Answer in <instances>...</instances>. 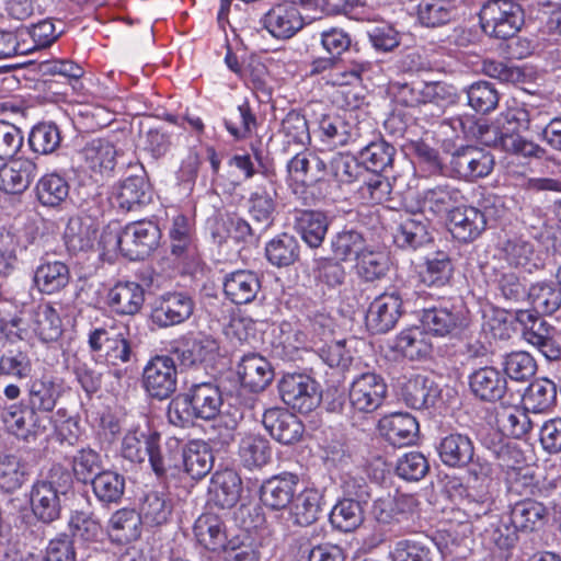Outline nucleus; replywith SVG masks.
<instances>
[{"label": "nucleus", "mask_w": 561, "mask_h": 561, "mask_svg": "<svg viewBox=\"0 0 561 561\" xmlns=\"http://www.w3.org/2000/svg\"><path fill=\"white\" fill-rule=\"evenodd\" d=\"M415 506L416 500L411 495H388L374 502L370 514L380 528L394 531L410 519Z\"/></svg>", "instance_id": "11"}, {"label": "nucleus", "mask_w": 561, "mask_h": 561, "mask_svg": "<svg viewBox=\"0 0 561 561\" xmlns=\"http://www.w3.org/2000/svg\"><path fill=\"white\" fill-rule=\"evenodd\" d=\"M514 124L516 125V111H507L492 124H477L474 136L484 146L501 148L504 134L512 131L511 125Z\"/></svg>", "instance_id": "61"}, {"label": "nucleus", "mask_w": 561, "mask_h": 561, "mask_svg": "<svg viewBox=\"0 0 561 561\" xmlns=\"http://www.w3.org/2000/svg\"><path fill=\"white\" fill-rule=\"evenodd\" d=\"M379 428L386 439L396 447H403L415 443L420 431L416 419L403 412H396L383 416L379 422Z\"/></svg>", "instance_id": "28"}, {"label": "nucleus", "mask_w": 561, "mask_h": 561, "mask_svg": "<svg viewBox=\"0 0 561 561\" xmlns=\"http://www.w3.org/2000/svg\"><path fill=\"white\" fill-rule=\"evenodd\" d=\"M218 350V342L213 336L197 333L178 347L175 354L181 365L191 367L213 360Z\"/></svg>", "instance_id": "37"}, {"label": "nucleus", "mask_w": 561, "mask_h": 561, "mask_svg": "<svg viewBox=\"0 0 561 561\" xmlns=\"http://www.w3.org/2000/svg\"><path fill=\"white\" fill-rule=\"evenodd\" d=\"M402 316V298L397 291L376 297L366 313V327L374 334L392 330Z\"/></svg>", "instance_id": "13"}, {"label": "nucleus", "mask_w": 561, "mask_h": 561, "mask_svg": "<svg viewBox=\"0 0 561 561\" xmlns=\"http://www.w3.org/2000/svg\"><path fill=\"white\" fill-rule=\"evenodd\" d=\"M108 305L119 314L134 316L145 302V289L136 282H118L108 293Z\"/></svg>", "instance_id": "36"}, {"label": "nucleus", "mask_w": 561, "mask_h": 561, "mask_svg": "<svg viewBox=\"0 0 561 561\" xmlns=\"http://www.w3.org/2000/svg\"><path fill=\"white\" fill-rule=\"evenodd\" d=\"M451 171L460 179L473 181L488 176L494 168L493 154L482 148L466 146L457 149L449 161Z\"/></svg>", "instance_id": "10"}, {"label": "nucleus", "mask_w": 561, "mask_h": 561, "mask_svg": "<svg viewBox=\"0 0 561 561\" xmlns=\"http://www.w3.org/2000/svg\"><path fill=\"white\" fill-rule=\"evenodd\" d=\"M469 389L472 396L482 402H501L507 393L505 375L495 367L485 366L469 375Z\"/></svg>", "instance_id": "16"}, {"label": "nucleus", "mask_w": 561, "mask_h": 561, "mask_svg": "<svg viewBox=\"0 0 561 561\" xmlns=\"http://www.w3.org/2000/svg\"><path fill=\"white\" fill-rule=\"evenodd\" d=\"M72 490V476L60 465H55L45 479L36 481L30 501L34 516L50 524L60 517L62 501Z\"/></svg>", "instance_id": "2"}, {"label": "nucleus", "mask_w": 561, "mask_h": 561, "mask_svg": "<svg viewBox=\"0 0 561 561\" xmlns=\"http://www.w3.org/2000/svg\"><path fill=\"white\" fill-rule=\"evenodd\" d=\"M263 24L273 37L288 39L304 27L305 18L290 0H283L264 14Z\"/></svg>", "instance_id": "14"}, {"label": "nucleus", "mask_w": 561, "mask_h": 561, "mask_svg": "<svg viewBox=\"0 0 561 561\" xmlns=\"http://www.w3.org/2000/svg\"><path fill=\"white\" fill-rule=\"evenodd\" d=\"M328 226V218L321 211L300 210L296 213L295 228L311 248H318L322 244Z\"/></svg>", "instance_id": "44"}, {"label": "nucleus", "mask_w": 561, "mask_h": 561, "mask_svg": "<svg viewBox=\"0 0 561 561\" xmlns=\"http://www.w3.org/2000/svg\"><path fill=\"white\" fill-rule=\"evenodd\" d=\"M554 329L543 320H535L531 327L524 332L525 340L536 346L548 359H558L561 348L553 339Z\"/></svg>", "instance_id": "64"}, {"label": "nucleus", "mask_w": 561, "mask_h": 561, "mask_svg": "<svg viewBox=\"0 0 561 561\" xmlns=\"http://www.w3.org/2000/svg\"><path fill=\"white\" fill-rule=\"evenodd\" d=\"M194 535L197 541L210 551L224 550L227 545V535L222 519L213 513L202 514L194 524Z\"/></svg>", "instance_id": "39"}, {"label": "nucleus", "mask_w": 561, "mask_h": 561, "mask_svg": "<svg viewBox=\"0 0 561 561\" xmlns=\"http://www.w3.org/2000/svg\"><path fill=\"white\" fill-rule=\"evenodd\" d=\"M465 201L462 192L450 184H440L428 188L423 196L424 207L427 210L438 216L448 214V217Z\"/></svg>", "instance_id": "40"}, {"label": "nucleus", "mask_w": 561, "mask_h": 561, "mask_svg": "<svg viewBox=\"0 0 561 561\" xmlns=\"http://www.w3.org/2000/svg\"><path fill=\"white\" fill-rule=\"evenodd\" d=\"M88 167L101 174L114 170L116 164V149L112 142L105 139H93L82 150Z\"/></svg>", "instance_id": "52"}, {"label": "nucleus", "mask_w": 561, "mask_h": 561, "mask_svg": "<svg viewBox=\"0 0 561 561\" xmlns=\"http://www.w3.org/2000/svg\"><path fill=\"white\" fill-rule=\"evenodd\" d=\"M262 423L270 435L284 445L299 442L305 431L301 421L295 414L282 408L265 410Z\"/></svg>", "instance_id": "21"}, {"label": "nucleus", "mask_w": 561, "mask_h": 561, "mask_svg": "<svg viewBox=\"0 0 561 561\" xmlns=\"http://www.w3.org/2000/svg\"><path fill=\"white\" fill-rule=\"evenodd\" d=\"M172 508V503L165 494L150 491L145 494L138 515L142 523L159 526L168 522Z\"/></svg>", "instance_id": "58"}, {"label": "nucleus", "mask_w": 561, "mask_h": 561, "mask_svg": "<svg viewBox=\"0 0 561 561\" xmlns=\"http://www.w3.org/2000/svg\"><path fill=\"white\" fill-rule=\"evenodd\" d=\"M319 129L327 141L333 146H345L356 139V127L339 114H324L318 122Z\"/></svg>", "instance_id": "54"}, {"label": "nucleus", "mask_w": 561, "mask_h": 561, "mask_svg": "<svg viewBox=\"0 0 561 561\" xmlns=\"http://www.w3.org/2000/svg\"><path fill=\"white\" fill-rule=\"evenodd\" d=\"M181 466L183 471L193 480H202L214 467V455L210 446L199 439L183 445Z\"/></svg>", "instance_id": "30"}, {"label": "nucleus", "mask_w": 561, "mask_h": 561, "mask_svg": "<svg viewBox=\"0 0 561 561\" xmlns=\"http://www.w3.org/2000/svg\"><path fill=\"white\" fill-rule=\"evenodd\" d=\"M283 402L300 413L313 411L321 402L319 382L304 373H287L278 382Z\"/></svg>", "instance_id": "3"}, {"label": "nucleus", "mask_w": 561, "mask_h": 561, "mask_svg": "<svg viewBox=\"0 0 561 561\" xmlns=\"http://www.w3.org/2000/svg\"><path fill=\"white\" fill-rule=\"evenodd\" d=\"M546 515L547 510L543 504L533 499H525L511 506L508 517L520 531H533L539 524H542Z\"/></svg>", "instance_id": "55"}, {"label": "nucleus", "mask_w": 561, "mask_h": 561, "mask_svg": "<svg viewBox=\"0 0 561 561\" xmlns=\"http://www.w3.org/2000/svg\"><path fill=\"white\" fill-rule=\"evenodd\" d=\"M224 293L236 305L252 302L261 290V278L250 270H237L224 277Z\"/></svg>", "instance_id": "26"}, {"label": "nucleus", "mask_w": 561, "mask_h": 561, "mask_svg": "<svg viewBox=\"0 0 561 561\" xmlns=\"http://www.w3.org/2000/svg\"><path fill=\"white\" fill-rule=\"evenodd\" d=\"M239 458L244 468L260 469L271 461V444L261 435H245L239 443Z\"/></svg>", "instance_id": "45"}, {"label": "nucleus", "mask_w": 561, "mask_h": 561, "mask_svg": "<svg viewBox=\"0 0 561 561\" xmlns=\"http://www.w3.org/2000/svg\"><path fill=\"white\" fill-rule=\"evenodd\" d=\"M394 243L404 250H416L433 241L430 222L422 215L403 219L393 236Z\"/></svg>", "instance_id": "35"}, {"label": "nucleus", "mask_w": 561, "mask_h": 561, "mask_svg": "<svg viewBox=\"0 0 561 561\" xmlns=\"http://www.w3.org/2000/svg\"><path fill=\"white\" fill-rule=\"evenodd\" d=\"M439 394L440 389L434 380L423 375L410 378L401 389V400L415 410L433 407Z\"/></svg>", "instance_id": "32"}, {"label": "nucleus", "mask_w": 561, "mask_h": 561, "mask_svg": "<svg viewBox=\"0 0 561 561\" xmlns=\"http://www.w3.org/2000/svg\"><path fill=\"white\" fill-rule=\"evenodd\" d=\"M160 434L149 427H137L128 431L122 443V455L131 462H144L149 455V444Z\"/></svg>", "instance_id": "53"}, {"label": "nucleus", "mask_w": 561, "mask_h": 561, "mask_svg": "<svg viewBox=\"0 0 561 561\" xmlns=\"http://www.w3.org/2000/svg\"><path fill=\"white\" fill-rule=\"evenodd\" d=\"M368 248L364 236L356 230H342L331 241V249L335 259L341 261L358 260Z\"/></svg>", "instance_id": "62"}, {"label": "nucleus", "mask_w": 561, "mask_h": 561, "mask_svg": "<svg viewBox=\"0 0 561 561\" xmlns=\"http://www.w3.org/2000/svg\"><path fill=\"white\" fill-rule=\"evenodd\" d=\"M397 149L383 139L369 142L360 149L358 157L363 168L373 173H387L393 168Z\"/></svg>", "instance_id": "43"}, {"label": "nucleus", "mask_w": 561, "mask_h": 561, "mask_svg": "<svg viewBox=\"0 0 561 561\" xmlns=\"http://www.w3.org/2000/svg\"><path fill=\"white\" fill-rule=\"evenodd\" d=\"M290 179L304 185H313L323 180L325 162L307 150L297 152L287 163Z\"/></svg>", "instance_id": "38"}, {"label": "nucleus", "mask_w": 561, "mask_h": 561, "mask_svg": "<svg viewBox=\"0 0 561 561\" xmlns=\"http://www.w3.org/2000/svg\"><path fill=\"white\" fill-rule=\"evenodd\" d=\"M420 320L425 331L437 336L451 335L467 327V318L463 312L453 305L425 308Z\"/></svg>", "instance_id": "15"}, {"label": "nucleus", "mask_w": 561, "mask_h": 561, "mask_svg": "<svg viewBox=\"0 0 561 561\" xmlns=\"http://www.w3.org/2000/svg\"><path fill=\"white\" fill-rule=\"evenodd\" d=\"M193 298L182 291H169L154 300L151 320L159 328H169L188 320L194 312Z\"/></svg>", "instance_id": "8"}, {"label": "nucleus", "mask_w": 561, "mask_h": 561, "mask_svg": "<svg viewBox=\"0 0 561 561\" xmlns=\"http://www.w3.org/2000/svg\"><path fill=\"white\" fill-rule=\"evenodd\" d=\"M25 251L33 260L38 257L39 265L34 272V283L43 294L53 295L64 289L70 280L69 267L61 261L45 257L47 252L41 242H32Z\"/></svg>", "instance_id": "6"}, {"label": "nucleus", "mask_w": 561, "mask_h": 561, "mask_svg": "<svg viewBox=\"0 0 561 561\" xmlns=\"http://www.w3.org/2000/svg\"><path fill=\"white\" fill-rule=\"evenodd\" d=\"M437 451L444 465L462 468L472 461L474 447L468 435L450 433L440 439Z\"/></svg>", "instance_id": "31"}, {"label": "nucleus", "mask_w": 561, "mask_h": 561, "mask_svg": "<svg viewBox=\"0 0 561 561\" xmlns=\"http://www.w3.org/2000/svg\"><path fill=\"white\" fill-rule=\"evenodd\" d=\"M161 232L152 221L141 220L125 226L124 256L130 261L144 260L159 244Z\"/></svg>", "instance_id": "12"}, {"label": "nucleus", "mask_w": 561, "mask_h": 561, "mask_svg": "<svg viewBox=\"0 0 561 561\" xmlns=\"http://www.w3.org/2000/svg\"><path fill=\"white\" fill-rule=\"evenodd\" d=\"M483 32L500 39H512L524 24V11L517 2L482 4L479 13Z\"/></svg>", "instance_id": "4"}, {"label": "nucleus", "mask_w": 561, "mask_h": 561, "mask_svg": "<svg viewBox=\"0 0 561 561\" xmlns=\"http://www.w3.org/2000/svg\"><path fill=\"white\" fill-rule=\"evenodd\" d=\"M36 175L37 167L32 160H13L0 168V190L8 194H21Z\"/></svg>", "instance_id": "33"}, {"label": "nucleus", "mask_w": 561, "mask_h": 561, "mask_svg": "<svg viewBox=\"0 0 561 561\" xmlns=\"http://www.w3.org/2000/svg\"><path fill=\"white\" fill-rule=\"evenodd\" d=\"M178 371L173 358L154 356L142 370V387L153 399L165 400L176 390Z\"/></svg>", "instance_id": "7"}, {"label": "nucleus", "mask_w": 561, "mask_h": 561, "mask_svg": "<svg viewBox=\"0 0 561 561\" xmlns=\"http://www.w3.org/2000/svg\"><path fill=\"white\" fill-rule=\"evenodd\" d=\"M182 449V440L174 436L168 437L163 444H160V438H153L149 444L148 459L157 477H175L180 472Z\"/></svg>", "instance_id": "20"}, {"label": "nucleus", "mask_w": 561, "mask_h": 561, "mask_svg": "<svg viewBox=\"0 0 561 561\" xmlns=\"http://www.w3.org/2000/svg\"><path fill=\"white\" fill-rule=\"evenodd\" d=\"M64 392L62 381L53 376H43L28 385L25 405L36 414L48 415Z\"/></svg>", "instance_id": "24"}, {"label": "nucleus", "mask_w": 561, "mask_h": 561, "mask_svg": "<svg viewBox=\"0 0 561 561\" xmlns=\"http://www.w3.org/2000/svg\"><path fill=\"white\" fill-rule=\"evenodd\" d=\"M366 504L350 499L339 501L332 508L330 522L341 531H353L364 522Z\"/></svg>", "instance_id": "56"}, {"label": "nucleus", "mask_w": 561, "mask_h": 561, "mask_svg": "<svg viewBox=\"0 0 561 561\" xmlns=\"http://www.w3.org/2000/svg\"><path fill=\"white\" fill-rule=\"evenodd\" d=\"M454 275V265L448 254L436 252L427 257L420 272L421 282L428 288L442 289L450 286Z\"/></svg>", "instance_id": "42"}, {"label": "nucleus", "mask_w": 561, "mask_h": 561, "mask_svg": "<svg viewBox=\"0 0 561 561\" xmlns=\"http://www.w3.org/2000/svg\"><path fill=\"white\" fill-rule=\"evenodd\" d=\"M263 233L262 229L254 224L251 226L245 219L237 214H225L217 217L211 227L210 236L215 243L222 244L232 239L236 242H251Z\"/></svg>", "instance_id": "22"}, {"label": "nucleus", "mask_w": 561, "mask_h": 561, "mask_svg": "<svg viewBox=\"0 0 561 561\" xmlns=\"http://www.w3.org/2000/svg\"><path fill=\"white\" fill-rule=\"evenodd\" d=\"M290 518L295 525L313 524L321 511V495L316 489H305L291 501Z\"/></svg>", "instance_id": "50"}, {"label": "nucleus", "mask_w": 561, "mask_h": 561, "mask_svg": "<svg viewBox=\"0 0 561 561\" xmlns=\"http://www.w3.org/2000/svg\"><path fill=\"white\" fill-rule=\"evenodd\" d=\"M277 192L273 185L260 186L248 198V211L259 229L265 232L274 222Z\"/></svg>", "instance_id": "34"}, {"label": "nucleus", "mask_w": 561, "mask_h": 561, "mask_svg": "<svg viewBox=\"0 0 561 561\" xmlns=\"http://www.w3.org/2000/svg\"><path fill=\"white\" fill-rule=\"evenodd\" d=\"M142 520L134 510L122 508L116 511L110 519V533L118 542H131L140 537Z\"/></svg>", "instance_id": "57"}, {"label": "nucleus", "mask_w": 561, "mask_h": 561, "mask_svg": "<svg viewBox=\"0 0 561 561\" xmlns=\"http://www.w3.org/2000/svg\"><path fill=\"white\" fill-rule=\"evenodd\" d=\"M222 394L214 382L192 385L185 392L175 396L168 407V420L171 424L184 427L194 419L215 420L214 427H222L216 437L222 445H229L234 439V431L242 414L234 410L230 415L220 413Z\"/></svg>", "instance_id": "1"}, {"label": "nucleus", "mask_w": 561, "mask_h": 561, "mask_svg": "<svg viewBox=\"0 0 561 561\" xmlns=\"http://www.w3.org/2000/svg\"><path fill=\"white\" fill-rule=\"evenodd\" d=\"M298 483L299 478L294 473L285 472L274 476L262 483L260 500L271 510H284L294 500Z\"/></svg>", "instance_id": "23"}, {"label": "nucleus", "mask_w": 561, "mask_h": 561, "mask_svg": "<svg viewBox=\"0 0 561 561\" xmlns=\"http://www.w3.org/2000/svg\"><path fill=\"white\" fill-rule=\"evenodd\" d=\"M556 401L557 386L547 378L534 380L523 396L524 407L534 413L547 412Z\"/></svg>", "instance_id": "49"}, {"label": "nucleus", "mask_w": 561, "mask_h": 561, "mask_svg": "<svg viewBox=\"0 0 561 561\" xmlns=\"http://www.w3.org/2000/svg\"><path fill=\"white\" fill-rule=\"evenodd\" d=\"M391 261L387 253L367 248L358 257L356 268L365 282H376L387 276Z\"/></svg>", "instance_id": "63"}, {"label": "nucleus", "mask_w": 561, "mask_h": 561, "mask_svg": "<svg viewBox=\"0 0 561 561\" xmlns=\"http://www.w3.org/2000/svg\"><path fill=\"white\" fill-rule=\"evenodd\" d=\"M92 491L103 505L119 504L126 488L125 477L113 470H102L90 482Z\"/></svg>", "instance_id": "41"}, {"label": "nucleus", "mask_w": 561, "mask_h": 561, "mask_svg": "<svg viewBox=\"0 0 561 561\" xmlns=\"http://www.w3.org/2000/svg\"><path fill=\"white\" fill-rule=\"evenodd\" d=\"M69 196V184L57 173L46 174L36 184V197L46 207H58Z\"/></svg>", "instance_id": "59"}, {"label": "nucleus", "mask_w": 561, "mask_h": 561, "mask_svg": "<svg viewBox=\"0 0 561 561\" xmlns=\"http://www.w3.org/2000/svg\"><path fill=\"white\" fill-rule=\"evenodd\" d=\"M0 420L9 434L27 443L45 434L50 423L48 415L36 414L25 404L3 407Z\"/></svg>", "instance_id": "5"}, {"label": "nucleus", "mask_w": 561, "mask_h": 561, "mask_svg": "<svg viewBox=\"0 0 561 561\" xmlns=\"http://www.w3.org/2000/svg\"><path fill=\"white\" fill-rule=\"evenodd\" d=\"M98 237L99 226L90 217H71L64 232L66 248L72 254L93 250Z\"/></svg>", "instance_id": "27"}, {"label": "nucleus", "mask_w": 561, "mask_h": 561, "mask_svg": "<svg viewBox=\"0 0 561 561\" xmlns=\"http://www.w3.org/2000/svg\"><path fill=\"white\" fill-rule=\"evenodd\" d=\"M525 121L526 113L524 111H516V125H511L512 131L504 134L501 149L524 158L541 159L546 154V150L518 134V129Z\"/></svg>", "instance_id": "47"}, {"label": "nucleus", "mask_w": 561, "mask_h": 561, "mask_svg": "<svg viewBox=\"0 0 561 561\" xmlns=\"http://www.w3.org/2000/svg\"><path fill=\"white\" fill-rule=\"evenodd\" d=\"M525 121L526 113L524 111H516V125H511L512 131L504 134L501 149L524 158L541 159L546 154V150L518 134V129Z\"/></svg>", "instance_id": "48"}, {"label": "nucleus", "mask_w": 561, "mask_h": 561, "mask_svg": "<svg viewBox=\"0 0 561 561\" xmlns=\"http://www.w3.org/2000/svg\"><path fill=\"white\" fill-rule=\"evenodd\" d=\"M241 385L252 392L263 391L273 380L274 371L270 362L259 354L244 355L238 365Z\"/></svg>", "instance_id": "29"}, {"label": "nucleus", "mask_w": 561, "mask_h": 561, "mask_svg": "<svg viewBox=\"0 0 561 561\" xmlns=\"http://www.w3.org/2000/svg\"><path fill=\"white\" fill-rule=\"evenodd\" d=\"M242 480L232 469L213 473L208 489L207 503L221 510L232 508L240 500Z\"/></svg>", "instance_id": "17"}, {"label": "nucleus", "mask_w": 561, "mask_h": 561, "mask_svg": "<svg viewBox=\"0 0 561 561\" xmlns=\"http://www.w3.org/2000/svg\"><path fill=\"white\" fill-rule=\"evenodd\" d=\"M33 331L45 343L57 341L62 334V323L50 304L38 305L32 313Z\"/></svg>", "instance_id": "46"}, {"label": "nucleus", "mask_w": 561, "mask_h": 561, "mask_svg": "<svg viewBox=\"0 0 561 561\" xmlns=\"http://www.w3.org/2000/svg\"><path fill=\"white\" fill-rule=\"evenodd\" d=\"M89 345L93 352H104L105 362L110 365L126 364L137 359L131 343L122 334L110 335L105 329H95L89 334Z\"/></svg>", "instance_id": "19"}, {"label": "nucleus", "mask_w": 561, "mask_h": 561, "mask_svg": "<svg viewBox=\"0 0 561 561\" xmlns=\"http://www.w3.org/2000/svg\"><path fill=\"white\" fill-rule=\"evenodd\" d=\"M112 198L115 205L124 211L136 210L149 204L152 199V190L145 172L121 181L113 187Z\"/></svg>", "instance_id": "18"}, {"label": "nucleus", "mask_w": 561, "mask_h": 561, "mask_svg": "<svg viewBox=\"0 0 561 561\" xmlns=\"http://www.w3.org/2000/svg\"><path fill=\"white\" fill-rule=\"evenodd\" d=\"M485 227V214L472 206L461 204L449 216V231L461 242L473 241Z\"/></svg>", "instance_id": "25"}, {"label": "nucleus", "mask_w": 561, "mask_h": 561, "mask_svg": "<svg viewBox=\"0 0 561 561\" xmlns=\"http://www.w3.org/2000/svg\"><path fill=\"white\" fill-rule=\"evenodd\" d=\"M387 396V385L383 378L375 373H364L351 383L348 399L351 407L364 413L376 411Z\"/></svg>", "instance_id": "9"}, {"label": "nucleus", "mask_w": 561, "mask_h": 561, "mask_svg": "<svg viewBox=\"0 0 561 561\" xmlns=\"http://www.w3.org/2000/svg\"><path fill=\"white\" fill-rule=\"evenodd\" d=\"M527 297L538 313L552 314L561 307V287L552 282H538L531 285Z\"/></svg>", "instance_id": "60"}, {"label": "nucleus", "mask_w": 561, "mask_h": 561, "mask_svg": "<svg viewBox=\"0 0 561 561\" xmlns=\"http://www.w3.org/2000/svg\"><path fill=\"white\" fill-rule=\"evenodd\" d=\"M265 255L272 265L287 267L298 261L300 245L294 236L282 233L266 244Z\"/></svg>", "instance_id": "51"}]
</instances>
